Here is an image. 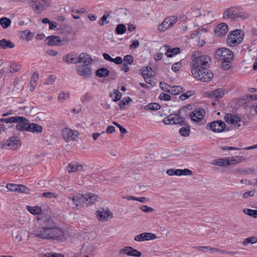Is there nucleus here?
<instances>
[{
    "label": "nucleus",
    "instance_id": "19",
    "mask_svg": "<svg viewBox=\"0 0 257 257\" xmlns=\"http://www.w3.org/2000/svg\"><path fill=\"white\" fill-rule=\"evenodd\" d=\"M98 219L101 222H104L108 220L109 216L112 217V213L108 208H101L96 212Z\"/></svg>",
    "mask_w": 257,
    "mask_h": 257
},
{
    "label": "nucleus",
    "instance_id": "42",
    "mask_svg": "<svg viewBox=\"0 0 257 257\" xmlns=\"http://www.w3.org/2000/svg\"><path fill=\"white\" fill-rule=\"evenodd\" d=\"M243 212L253 218H257V210L250 209H244Z\"/></svg>",
    "mask_w": 257,
    "mask_h": 257
},
{
    "label": "nucleus",
    "instance_id": "28",
    "mask_svg": "<svg viewBox=\"0 0 257 257\" xmlns=\"http://www.w3.org/2000/svg\"><path fill=\"white\" fill-rule=\"evenodd\" d=\"M20 38L27 42L30 41L34 37V33L29 30H25L20 32Z\"/></svg>",
    "mask_w": 257,
    "mask_h": 257
},
{
    "label": "nucleus",
    "instance_id": "11",
    "mask_svg": "<svg viewBox=\"0 0 257 257\" xmlns=\"http://www.w3.org/2000/svg\"><path fill=\"white\" fill-rule=\"evenodd\" d=\"M177 16H170L166 18L161 24L158 26V30L160 32H165L168 28L172 27L177 21Z\"/></svg>",
    "mask_w": 257,
    "mask_h": 257
},
{
    "label": "nucleus",
    "instance_id": "26",
    "mask_svg": "<svg viewBox=\"0 0 257 257\" xmlns=\"http://www.w3.org/2000/svg\"><path fill=\"white\" fill-rule=\"evenodd\" d=\"M83 197L84 203H85L86 206L94 203L98 198L97 195L92 193L84 194Z\"/></svg>",
    "mask_w": 257,
    "mask_h": 257
},
{
    "label": "nucleus",
    "instance_id": "22",
    "mask_svg": "<svg viewBox=\"0 0 257 257\" xmlns=\"http://www.w3.org/2000/svg\"><path fill=\"white\" fill-rule=\"evenodd\" d=\"M224 119L227 123L233 124L235 126L238 127L240 126L239 124L240 118L236 115L230 113L226 114L224 117Z\"/></svg>",
    "mask_w": 257,
    "mask_h": 257
},
{
    "label": "nucleus",
    "instance_id": "40",
    "mask_svg": "<svg viewBox=\"0 0 257 257\" xmlns=\"http://www.w3.org/2000/svg\"><path fill=\"white\" fill-rule=\"evenodd\" d=\"M257 242V238L254 236H250L245 238L242 242V245L244 246L247 245L249 243H254Z\"/></svg>",
    "mask_w": 257,
    "mask_h": 257
},
{
    "label": "nucleus",
    "instance_id": "53",
    "mask_svg": "<svg viewBox=\"0 0 257 257\" xmlns=\"http://www.w3.org/2000/svg\"><path fill=\"white\" fill-rule=\"evenodd\" d=\"M193 94V93L192 91H188L185 93H184L182 95L179 96V99L181 100H184L190 96H192Z\"/></svg>",
    "mask_w": 257,
    "mask_h": 257
},
{
    "label": "nucleus",
    "instance_id": "54",
    "mask_svg": "<svg viewBox=\"0 0 257 257\" xmlns=\"http://www.w3.org/2000/svg\"><path fill=\"white\" fill-rule=\"evenodd\" d=\"M123 61L124 63L131 65L133 63L134 58L131 55H127L124 57Z\"/></svg>",
    "mask_w": 257,
    "mask_h": 257
},
{
    "label": "nucleus",
    "instance_id": "55",
    "mask_svg": "<svg viewBox=\"0 0 257 257\" xmlns=\"http://www.w3.org/2000/svg\"><path fill=\"white\" fill-rule=\"evenodd\" d=\"M6 187L10 191L17 192L18 189V185L9 183L7 185Z\"/></svg>",
    "mask_w": 257,
    "mask_h": 257
},
{
    "label": "nucleus",
    "instance_id": "9",
    "mask_svg": "<svg viewBox=\"0 0 257 257\" xmlns=\"http://www.w3.org/2000/svg\"><path fill=\"white\" fill-rule=\"evenodd\" d=\"M20 146V140L16 137H12L8 139L5 143L0 144V148L5 149L16 150Z\"/></svg>",
    "mask_w": 257,
    "mask_h": 257
},
{
    "label": "nucleus",
    "instance_id": "43",
    "mask_svg": "<svg viewBox=\"0 0 257 257\" xmlns=\"http://www.w3.org/2000/svg\"><path fill=\"white\" fill-rule=\"evenodd\" d=\"M20 69V66L14 63H11L8 67V70L11 73H15Z\"/></svg>",
    "mask_w": 257,
    "mask_h": 257
},
{
    "label": "nucleus",
    "instance_id": "31",
    "mask_svg": "<svg viewBox=\"0 0 257 257\" xmlns=\"http://www.w3.org/2000/svg\"><path fill=\"white\" fill-rule=\"evenodd\" d=\"M152 68L149 66L145 67L142 69L141 74L147 83H148V81L146 79L152 76Z\"/></svg>",
    "mask_w": 257,
    "mask_h": 257
},
{
    "label": "nucleus",
    "instance_id": "21",
    "mask_svg": "<svg viewBox=\"0 0 257 257\" xmlns=\"http://www.w3.org/2000/svg\"><path fill=\"white\" fill-rule=\"evenodd\" d=\"M19 117L21 118L18 119V122L17 123H18V124L16 125V128L18 131H29V125H30L31 124L29 120L24 117L19 116Z\"/></svg>",
    "mask_w": 257,
    "mask_h": 257
},
{
    "label": "nucleus",
    "instance_id": "56",
    "mask_svg": "<svg viewBox=\"0 0 257 257\" xmlns=\"http://www.w3.org/2000/svg\"><path fill=\"white\" fill-rule=\"evenodd\" d=\"M28 190V189L25 186L22 185H18V189L17 192L27 193Z\"/></svg>",
    "mask_w": 257,
    "mask_h": 257
},
{
    "label": "nucleus",
    "instance_id": "60",
    "mask_svg": "<svg viewBox=\"0 0 257 257\" xmlns=\"http://www.w3.org/2000/svg\"><path fill=\"white\" fill-rule=\"evenodd\" d=\"M159 98L161 100L168 101L171 99V96L168 94L162 92L160 94Z\"/></svg>",
    "mask_w": 257,
    "mask_h": 257
},
{
    "label": "nucleus",
    "instance_id": "10",
    "mask_svg": "<svg viewBox=\"0 0 257 257\" xmlns=\"http://www.w3.org/2000/svg\"><path fill=\"white\" fill-rule=\"evenodd\" d=\"M28 2L31 5L34 11L38 13H41L50 6V4L47 0H29Z\"/></svg>",
    "mask_w": 257,
    "mask_h": 257
},
{
    "label": "nucleus",
    "instance_id": "25",
    "mask_svg": "<svg viewBox=\"0 0 257 257\" xmlns=\"http://www.w3.org/2000/svg\"><path fill=\"white\" fill-rule=\"evenodd\" d=\"M207 93L209 97L218 100L224 96V91L222 88H218L213 91H208Z\"/></svg>",
    "mask_w": 257,
    "mask_h": 257
},
{
    "label": "nucleus",
    "instance_id": "14",
    "mask_svg": "<svg viewBox=\"0 0 257 257\" xmlns=\"http://www.w3.org/2000/svg\"><path fill=\"white\" fill-rule=\"evenodd\" d=\"M225 123L221 120H215L208 123L207 127H209L210 130L215 133H221L225 130Z\"/></svg>",
    "mask_w": 257,
    "mask_h": 257
},
{
    "label": "nucleus",
    "instance_id": "2",
    "mask_svg": "<svg viewBox=\"0 0 257 257\" xmlns=\"http://www.w3.org/2000/svg\"><path fill=\"white\" fill-rule=\"evenodd\" d=\"M63 60L66 63L77 64L91 62L92 58L86 53H81L79 56L74 53H70L63 57Z\"/></svg>",
    "mask_w": 257,
    "mask_h": 257
},
{
    "label": "nucleus",
    "instance_id": "4",
    "mask_svg": "<svg viewBox=\"0 0 257 257\" xmlns=\"http://www.w3.org/2000/svg\"><path fill=\"white\" fill-rule=\"evenodd\" d=\"M191 71L194 77L201 81L208 82L213 77L212 73L205 67L192 68Z\"/></svg>",
    "mask_w": 257,
    "mask_h": 257
},
{
    "label": "nucleus",
    "instance_id": "57",
    "mask_svg": "<svg viewBox=\"0 0 257 257\" xmlns=\"http://www.w3.org/2000/svg\"><path fill=\"white\" fill-rule=\"evenodd\" d=\"M141 209L142 211H143L144 212L149 213V212H152L154 211V209L148 206L147 205H143L141 207Z\"/></svg>",
    "mask_w": 257,
    "mask_h": 257
},
{
    "label": "nucleus",
    "instance_id": "51",
    "mask_svg": "<svg viewBox=\"0 0 257 257\" xmlns=\"http://www.w3.org/2000/svg\"><path fill=\"white\" fill-rule=\"evenodd\" d=\"M106 13L107 12L104 14V15L101 17L100 20L99 21L98 23L100 26H103L105 22L106 24L108 23V22L106 21V19L109 17L110 12H109L108 14Z\"/></svg>",
    "mask_w": 257,
    "mask_h": 257
},
{
    "label": "nucleus",
    "instance_id": "27",
    "mask_svg": "<svg viewBox=\"0 0 257 257\" xmlns=\"http://www.w3.org/2000/svg\"><path fill=\"white\" fill-rule=\"evenodd\" d=\"M163 47L166 51L165 54L168 57H172L175 55L178 54L180 52V49L178 47L171 49L168 45H164Z\"/></svg>",
    "mask_w": 257,
    "mask_h": 257
},
{
    "label": "nucleus",
    "instance_id": "30",
    "mask_svg": "<svg viewBox=\"0 0 257 257\" xmlns=\"http://www.w3.org/2000/svg\"><path fill=\"white\" fill-rule=\"evenodd\" d=\"M15 47V44L10 40L3 39L0 40V47L4 49H11Z\"/></svg>",
    "mask_w": 257,
    "mask_h": 257
},
{
    "label": "nucleus",
    "instance_id": "41",
    "mask_svg": "<svg viewBox=\"0 0 257 257\" xmlns=\"http://www.w3.org/2000/svg\"><path fill=\"white\" fill-rule=\"evenodd\" d=\"M161 108V106L157 103H150L145 106L146 109L157 110Z\"/></svg>",
    "mask_w": 257,
    "mask_h": 257
},
{
    "label": "nucleus",
    "instance_id": "33",
    "mask_svg": "<svg viewBox=\"0 0 257 257\" xmlns=\"http://www.w3.org/2000/svg\"><path fill=\"white\" fill-rule=\"evenodd\" d=\"M29 126V132L40 133L42 132L43 127L41 125L34 123H31Z\"/></svg>",
    "mask_w": 257,
    "mask_h": 257
},
{
    "label": "nucleus",
    "instance_id": "3",
    "mask_svg": "<svg viewBox=\"0 0 257 257\" xmlns=\"http://www.w3.org/2000/svg\"><path fill=\"white\" fill-rule=\"evenodd\" d=\"M192 68H201L206 66L210 61L209 57L202 55L201 52L194 51L192 54Z\"/></svg>",
    "mask_w": 257,
    "mask_h": 257
},
{
    "label": "nucleus",
    "instance_id": "59",
    "mask_svg": "<svg viewBox=\"0 0 257 257\" xmlns=\"http://www.w3.org/2000/svg\"><path fill=\"white\" fill-rule=\"evenodd\" d=\"M191 105H188L187 106H184V107H182L181 108L179 111V113L180 114H182L183 113H185V115L186 116H187L188 114H187L186 113V112L187 111V110H189L190 109V108H191Z\"/></svg>",
    "mask_w": 257,
    "mask_h": 257
},
{
    "label": "nucleus",
    "instance_id": "39",
    "mask_svg": "<svg viewBox=\"0 0 257 257\" xmlns=\"http://www.w3.org/2000/svg\"><path fill=\"white\" fill-rule=\"evenodd\" d=\"M11 21L10 19L3 17L0 19V24L3 28L6 29L9 27L11 25Z\"/></svg>",
    "mask_w": 257,
    "mask_h": 257
},
{
    "label": "nucleus",
    "instance_id": "32",
    "mask_svg": "<svg viewBox=\"0 0 257 257\" xmlns=\"http://www.w3.org/2000/svg\"><path fill=\"white\" fill-rule=\"evenodd\" d=\"M169 87V89L168 90V92L174 95H178L179 94V93H181L184 91L183 88L181 86H174L173 87Z\"/></svg>",
    "mask_w": 257,
    "mask_h": 257
},
{
    "label": "nucleus",
    "instance_id": "1",
    "mask_svg": "<svg viewBox=\"0 0 257 257\" xmlns=\"http://www.w3.org/2000/svg\"><path fill=\"white\" fill-rule=\"evenodd\" d=\"M31 234L45 239H53L60 241L65 239L64 231L60 228L56 227L55 223L50 218L45 219L43 226L33 229Z\"/></svg>",
    "mask_w": 257,
    "mask_h": 257
},
{
    "label": "nucleus",
    "instance_id": "13",
    "mask_svg": "<svg viewBox=\"0 0 257 257\" xmlns=\"http://www.w3.org/2000/svg\"><path fill=\"white\" fill-rule=\"evenodd\" d=\"M180 114H173L169 115L164 120V122L166 124H179L184 125V118L180 116Z\"/></svg>",
    "mask_w": 257,
    "mask_h": 257
},
{
    "label": "nucleus",
    "instance_id": "29",
    "mask_svg": "<svg viewBox=\"0 0 257 257\" xmlns=\"http://www.w3.org/2000/svg\"><path fill=\"white\" fill-rule=\"evenodd\" d=\"M83 167L81 165L77 164L76 163H71L67 167V171L69 173L76 172L82 170Z\"/></svg>",
    "mask_w": 257,
    "mask_h": 257
},
{
    "label": "nucleus",
    "instance_id": "58",
    "mask_svg": "<svg viewBox=\"0 0 257 257\" xmlns=\"http://www.w3.org/2000/svg\"><path fill=\"white\" fill-rule=\"evenodd\" d=\"M83 249H85L88 253H92L93 251L95 249V246L94 245H89V246H86L83 247Z\"/></svg>",
    "mask_w": 257,
    "mask_h": 257
},
{
    "label": "nucleus",
    "instance_id": "7",
    "mask_svg": "<svg viewBox=\"0 0 257 257\" xmlns=\"http://www.w3.org/2000/svg\"><path fill=\"white\" fill-rule=\"evenodd\" d=\"M223 18L234 20L237 18L244 19L246 17L244 13L240 12L237 8L231 7L225 11L223 14Z\"/></svg>",
    "mask_w": 257,
    "mask_h": 257
},
{
    "label": "nucleus",
    "instance_id": "48",
    "mask_svg": "<svg viewBox=\"0 0 257 257\" xmlns=\"http://www.w3.org/2000/svg\"><path fill=\"white\" fill-rule=\"evenodd\" d=\"M121 93L118 90H115L113 94H111L113 101H117L120 99L121 97Z\"/></svg>",
    "mask_w": 257,
    "mask_h": 257
},
{
    "label": "nucleus",
    "instance_id": "8",
    "mask_svg": "<svg viewBox=\"0 0 257 257\" xmlns=\"http://www.w3.org/2000/svg\"><path fill=\"white\" fill-rule=\"evenodd\" d=\"M215 57L220 60H232L234 54L231 50L227 48H221L216 51Z\"/></svg>",
    "mask_w": 257,
    "mask_h": 257
},
{
    "label": "nucleus",
    "instance_id": "16",
    "mask_svg": "<svg viewBox=\"0 0 257 257\" xmlns=\"http://www.w3.org/2000/svg\"><path fill=\"white\" fill-rule=\"evenodd\" d=\"M68 199L69 200L68 204L72 208H75L82 204H84L83 195L78 194L72 197H69Z\"/></svg>",
    "mask_w": 257,
    "mask_h": 257
},
{
    "label": "nucleus",
    "instance_id": "20",
    "mask_svg": "<svg viewBox=\"0 0 257 257\" xmlns=\"http://www.w3.org/2000/svg\"><path fill=\"white\" fill-rule=\"evenodd\" d=\"M119 252L121 254H126L135 257H140L142 255V253L140 251L131 246H125L120 250Z\"/></svg>",
    "mask_w": 257,
    "mask_h": 257
},
{
    "label": "nucleus",
    "instance_id": "18",
    "mask_svg": "<svg viewBox=\"0 0 257 257\" xmlns=\"http://www.w3.org/2000/svg\"><path fill=\"white\" fill-rule=\"evenodd\" d=\"M189 114L193 121L199 122L204 118L205 111L203 109L197 108Z\"/></svg>",
    "mask_w": 257,
    "mask_h": 257
},
{
    "label": "nucleus",
    "instance_id": "62",
    "mask_svg": "<svg viewBox=\"0 0 257 257\" xmlns=\"http://www.w3.org/2000/svg\"><path fill=\"white\" fill-rule=\"evenodd\" d=\"M245 99L247 101L257 100V94H247L245 97Z\"/></svg>",
    "mask_w": 257,
    "mask_h": 257
},
{
    "label": "nucleus",
    "instance_id": "64",
    "mask_svg": "<svg viewBox=\"0 0 257 257\" xmlns=\"http://www.w3.org/2000/svg\"><path fill=\"white\" fill-rule=\"evenodd\" d=\"M111 62L116 64H120L122 63V59L120 57L117 56L115 58H112Z\"/></svg>",
    "mask_w": 257,
    "mask_h": 257
},
{
    "label": "nucleus",
    "instance_id": "6",
    "mask_svg": "<svg viewBox=\"0 0 257 257\" xmlns=\"http://www.w3.org/2000/svg\"><path fill=\"white\" fill-rule=\"evenodd\" d=\"M241 158L240 156H236L233 157H228L225 158H220L215 160L212 164L220 167H225L226 166L234 165L241 162Z\"/></svg>",
    "mask_w": 257,
    "mask_h": 257
},
{
    "label": "nucleus",
    "instance_id": "49",
    "mask_svg": "<svg viewBox=\"0 0 257 257\" xmlns=\"http://www.w3.org/2000/svg\"><path fill=\"white\" fill-rule=\"evenodd\" d=\"M131 100L132 99L129 97L123 98L122 100L119 101V105L120 106V108L121 109H124L125 105L128 104L129 102L131 101Z\"/></svg>",
    "mask_w": 257,
    "mask_h": 257
},
{
    "label": "nucleus",
    "instance_id": "5",
    "mask_svg": "<svg viewBox=\"0 0 257 257\" xmlns=\"http://www.w3.org/2000/svg\"><path fill=\"white\" fill-rule=\"evenodd\" d=\"M244 33L240 29L231 32L227 36L226 42L231 47H234L239 44L243 39Z\"/></svg>",
    "mask_w": 257,
    "mask_h": 257
},
{
    "label": "nucleus",
    "instance_id": "12",
    "mask_svg": "<svg viewBox=\"0 0 257 257\" xmlns=\"http://www.w3.org/2000/svg\"><path fill=\"white\" fill-rule=\"evenodd\" d=\"M91 62L83 63V65H78L76 66V69L78 74L84 78L90 76L91 74V68L89 64Z\"/></svg>",
    "mask_w": 257,
    "mask_h": 257
},
{
    "label": "nucleus",
    "instance_id": "45",
    "mask_svg": "<svg viewBox=\"0 0 257 257\" xmlns=\"http://www.w3.org/2000/svg\"><path fill=\"white\" fill-rule=\"evenodd\" d=\"M126 31V27L123 24H119L117 26L115 32L117 34H122Z\"/></svg>",
    "mask_w": 257,
    "mask_h": 257
},
{
    "label": "nucleus",
    "instance_id": "36",
    "mask_svg": "<svg viewBox=\"0 0 257 257\" xmlns=\"http://www.w3.org/2000/svg\"><path fill=\"white\" fill-rule=\"evenodd\" d=\"M26 208L31 214L34 215L40 214L42 211L41 208L38 206L33 207L29 205H27L26 206Z\"/></svg>",
    "mask_w": 257,
    "mask_h": 257
},
{
    "label": "nucleus",
    "instance_id": "47",
    "mask_svg": "<svg viewBox=\"0 0 257 257\" xmlns=\"http://www.w3.org/2000/svg\"><path fill=\"white\" fill-rule=\"evenodd\" d=\"M41 255V257H64V255L61 253L50 252L42 253Z\"/></svg>",
    "mask_w": 257,
    "mask_h": 257
},
{
    "label": "nucleus",
    "instance_id": "52",
    "mask_svg": "<svg viewBox=\"0 0 257 257\" xmlns=\"http://www.w3.org/2000/svg\"><path fill=\"white\" fill-rule=\"evenodd\" d=\"M221 66L224 70H228L231 67L230 62L231 60H222Z\"/></svg>",
    "mask_w": 257,
    "mask_h": 257
},
{
    "label": "nucleus",
    "instance_id": "46",
    "mask_svg": "<svg viewBox=\"0 0 257 257\" xmlns=\"http://www.w3.org/2000/svg\"><path fill=\"white\" fill-rule=\"evenodd\" d=\"M179 132L181 135L184 137H188L190 134V127H183L179 130Z\"/></svg>",
    "mask_w": 257,
    "mask_h": 257
},
{
    "label": "nucleus",
    "instance_id": "23",
    "mask_svg": "<svg viewBox=\"0 0 257 257\" xmlns=\"http://www.w3.org/2000/svg\"><path fill=\"white\" fill-rule=\"evenodd\" d=\"M228 31V26L225 23H220L215 29L214 33L216 36L222 37L226 34Z\"/></svg>",
    "mask_w": 257,
    "mask_h": 257
},
{
    "label": "nucleus",
    "instance_id": "38",
    "mask_svg": "<svg viewBox=\"0 0 257 257\" xmlns=\"http://www.w3.org/2000/svg\"><path fill=\"white\" fill-rule=\"evenodd\" d=\"M21 118L19 116H13L8 118H4L0 119V121L2 122L5 123H12V122H17L18 119H20Z\"/></svg>",
    "mask_w": 257,
    "mask_h": 257
},
{
    "label": "nucleus",
    "instance_id": "15",
    "mask_svg": "<svg viewBox=\"0 0 257 257\" xmlns=\"http://www.w3.org/2000/svg\"><path fill=\"white\" fill-rule=\"evenodd\" d=\"M62 137L66 142L74 141L78 136L79 133L77 131H73L68 128L63 130Z\"/></svg>",
    "mask_w": 257,
    "mask_h": 257
},
{
    "label": "nucleus",
    "instance_id": "24",
    "mask_svg": "<svg viewBox=\"0 0 257 257\" xmlns=\"http://www.w3.org/2000/svg\"><path fill=\"white\" fill-rule=\"evenodd\" d=\"M157 238V236L153 233L144 232L135 237V240L137 241H143L145 240H153Z\"/></svg>",
    "mask_w": 257,
    "mask_h": 257
},
{
    "label": "nucleus",
    "instance_id": "63",
    "mask_svg": "<svg viewBox=\"0 0 257 257\" xmlns=\"http://www.w3.org/2000/svg\"><path fill=\"white\" fill-rule=\"evenodd\" d=\"M182 175H191L192 174V171L188 169H181Z\"/></svg>",
    "mask_w": 257,
    "mask_h": 257
},
{
    "label": "nucleus",
    "instance_id": "44",
    "mask_svg": "<svg viewBox=\"0 0 257 257\" xmlns=\"http://www.w3.org/2000/svg\"><path fill=\"white\" fill-rule=\"evenodd\" d=\"M42 196L44 197H46L49 199L57 198L58 196V194L51 192H46L42 193Z\"/></svg>",
    "mask_w": 257,
    "mask_h": 257
},
{
    "label": "nucleus",
    "instance_id": "37",
    "mask_svg": "<svg viewBox=\"0 0 257 257\" xmlns=\"http://www.w3.org/2000/svg\"><path fill=\"white\" fill-rule=\"evenodd\" d=\"M93 99V96L90 92H86L81 97V101L83 104L90 102Z\"/></svg>",
    "mask_w": 257,
    "mask_h": 257
},
{
    "label": "nucleus",
    "instance_id": "50",
    "mask_svg": "<svg viewBox=\"0 0 257 257\" xmlns=\"http://www.w3.org/2000/svg\"><path fill=\"white\" fill-rule=\"evenodd\" d=\"M69 94L68 93L62 92L60 93L58 100L61 102H63L65 100L68 98Z\"/></svg>",
    "mask_w": 257,
    "mask_h": 257
},
{
    "label": "nucleus",
    "instance_id": "61",
    "mask_svg": "<svg viewBox=\"0 0 257 257\" xmlns=\"http://www.w3.org/2000/svg\"><path fill=\"white\" fill-rule=\"evenodd\" d=\"M181 66V64L180 62H177L173 64L172 66V69L175 72H178L180 69Z\"/></svg>",
    "mask_w": 257,
    "mask_h": 257
},
{
    "label": "nucleus",
    "instance_id": "34",
    "mask_svg": "<svg viewBox=\"0 0 257 257\" xmlns=\"http://www.w3.org/2000/svg\"><path fill=\"white\" fill-rule=\"evenodd\" d=\"M39 77V74L37 72H35L31 77V81H30V90L31 91H33L36 87V82L38 80Z\"/></svg>",
    "mask_w": 257,
    "mask_h": 257
},
{
    "label": "nucleus",
    "instance_id": "35",
    "mask_svg": "<svg viewBox=\"0 0 257 257\" xmlns=\"http://www.w3.org/2000/svg\"><path fill=\"white\" fill-rule=\"evenodd\" d=\"M96 75L99 77H105L109 74V71L106 68H101L96 71Z\"/></svg>",
    "mask_w": 257,
    "mask_h": 257
},
{
    "label": "nucleus",
    "instance_id": "17",
    "mask_svg": "<svg viewBox=\"0 0 257 257\" xmlns=\"http://www.w3.org/2000/svg\"><path fill=\"white\" fill-rule=\"evenodd\" d=\"M46 39L48 40L47 44L49 46L64 45L65 42L67 43L69 41V40L65 41L64 40H61L60 36L56 35L49 36Z\"/></svg>",
    "mask_w": 257,
    "mask_h": 257
}]
</instances>
